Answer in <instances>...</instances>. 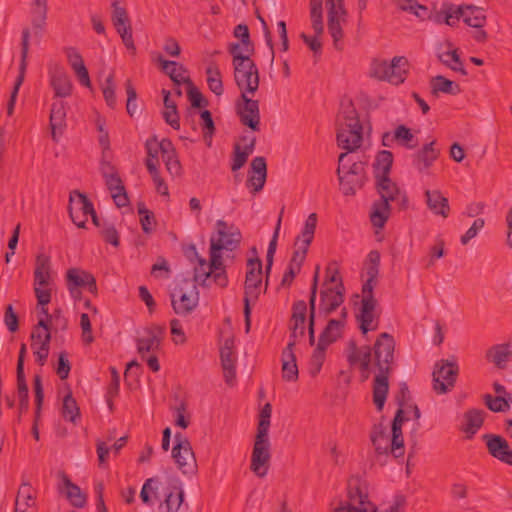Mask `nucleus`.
<instances>
[{
	"label": "nucleus",
	"mask_w": 512,
	"mask_h": 512,
	"mask_svg": "<svg viewBox=\"0 0 512 512\" xmlns=\"http://www.w3.org/2000/svg\"><path fill=\"white\" fill-rule=\"evenodd\" d=\"M251 172H249L246 186L250 188L253 194L259 193L266 182L267 164L266 159L262 156L255 157L250 164Z\"/></svg>",
	"instance_id": "23"
},
{
	"label": "nucleus",
	"mask_w": 512,
	"mask_h": 512,
	"mask_svg": "<svg viewBox=\"0 0 512 512\" xmlns=\"http://www.w3.org/2000/svg\"><path fill=\"white\" fill-rule=\"evenodd\" d=\"M462 19L465 24L473 28H482L486 23L483 10L474 6L463 7Z\"/></svg>",
	"instance_id": "47"
},
{
	"label": "nucleus",
	"mask_w": 512,
	"mask_h": 512,
	"mask_svg": "<svg viewBox=\"0 0 512 512\" xmlns=\"http://www.w3.org/2000/svg\"><path fill=\"white\" fill-rule=\"evenodd\" d=\"M66 105L63 101L53 102L51 105L49 125L53 141L58 142L66 128Z\"/></svg>",
	"instance_id": "27"
},
{
	"label": "nucleus",
	"mask_w": 512,
	"mask_h": 512,
	"mask_svg": "<svg viewBox=\"0 0 512 512\" xmlns=\"http://www.w3.org/2000/svg\"><path fill=\"white\" fill-rule=\"evenodd\" d=\"M328 9V32L333 39V45L336 50H342V44L340 41L343 38V29L341 26V20L345 21L347 11L344 4L327 6Z\"/></svg>",
	"instance_id": "21"
},
{
	"label": "nucleus",
	"mask_w": 512,
	"mask_h": 512,
	"mask_svg": "<svg viewBox=\"0 0 512 512\" xmlns=\"http://www.w3.org/2000/svg\"><path fill=\"white\" fill-rule=\"evenodd\" d=\"M484 402L492 412H505L509 410V400L505 396H495L490 394L484 395Z\"/></svg>",
	"instance_id": "55"
},
{
	"label": "nucleus",
	"mask_w": 512,
	"mask_h": 512,
	"mask_svg": "<svg viewBox=\"0 0 512 512\" xmlns=\"http://www.w3.org/2000/svg\"><path fill=\"white\" fill-rule=\"evenodd\" d=\"M337 145L346 152L357 150L363 140V127L358 112L351 98L344 97L340 102L339 113L336 118Z\"/></svg>",
	"instance_id": "2"
},
{
	"label": "nucleus",
	"mask_w": 512,
	"mask_h": 512,
	"mask_svg": "<svg viewBox=\"0 0 512 512\" xmlns=\"http://www.w3.org/2000/svg\"><path fill=\"white\" fill-rule=\"evenodd\" d=\"M392 164H393L392 152L389 150L379 151L376 156L375 162L373 164L375 179L377 178V176L389 177Z\"/></svg>",
	"instance_id": "44"
},
{
	"label": "nucleus",
	"mask_w": 512,
	"mask_h": 512,
	"mask_svg": "<svg viewBox=\"0 0 512 512\" xmlns=\"http://www.w3.org/2000/svg\"><path fill=\"white\" fill-rule=\"evenodd\" d=\"M319 272L320 266L317 265L315 268L311 288H310V297H309V321L315 322L316 315V297L318 291V281H319Z\"/></svg>",
	"instance_id": "60"
},
{
	"label": "nucleus",
	"mask_w": 512,
	"mask_h": 512,
	"mask_svg": "<svg viewBox=\"0 0 512 512\" xmlns=\"http://www.w3.org/2000/svg\"><path fill=\"white\" fill-rule=\"evenodd\" d=\"M215 228L216 231L211 235L210 241L220 239L223 245H226L227 242H232V245L224 248V251H233L239 247L242 239L239 228L234 225H228L224 220H217Z\"/></svg>",
	"instance_id": "22"
},
{
	"label": "nucleus",
	"mask_w": 512,
	"mask_h": 512,
	"mask_svg": "<svg viewBox=\"0 0 512 512\" xmlns=\"http://www.w3.org/2000/svg\"><path fill=\"white\" fill-rule=\"evenodd\" d=\"M345 287L339 279L334 287H323L320 291L319 314L327 317L344 302Z\"/></svg>",
	"instance_id": "18"
},
{
	"label": "nucleus",
	"mask_w": 512,
	"mask_h": 512,
	"mask_svg": "<svg viewBox=\"0 0 512 512\" xmlns=\"http://www.w3.org/2000/svg\"><path fill=\"white\" fill-rule=\"evenodd\" d=\"M47 0H32L31 1V24L35 35L41 36L47 19Z\"/></svg>",
	"instance_id": "31"
},
{
	"label": "nucleus",
	"mask_w": 512,
	"mask_h": 512,
	"mask_svg": "<svg viewBox=\"0 0 512 512\" xmlns=\"http://www.w3.org/2000/svg\"><path fill=\"white\" fill-rule=\"evenodd\" d=\"M270 443L268 434H256L252 456H251V470L253 473L263 478L267 475L269 468L270 455Z\"/></svg>",
	"instance_id": "14"
},
{
	"label": "nucleus",
	"mask_w": 512,
	"mask_h": 512,
	"mask_svg": "<svg viewBox=\"0 0 512 512\" xmlns=\"http://www.w3.org/2000/svg\"><path fill=\"white\" fill-rule=\"evenodd\" d=\"M175 445L172 448V458L178 469L185 475H193L197 471V462L187 437L177 432L174 436Z\"/></svg>",
	"instance_id": "10"
},
{
	"label": "nucleus",
	"mask_w": 512,
	"mask_h": 512,
	"mask_svg": "<svg viewBox=\"0 0 512 512\" xmlns=\"http://www.w3.org/2000/svg\"><path fill=\"white\" fill-rule=\"evenodd\" d=\"M234 37L238 38L237 42L240 46V52L245 55H253L255 52L254 43L250 38L249 28L246 24H238L233 30Z\"/></svg>",
	"instance_id": "45"
},
{
	"label": "nucleus",
	"mask_w": 512,
	"mask_h": 512,
	"mask_svg": "<svg viewBox=\"0 0 512 512\" xmlns=\"http://www.w3.org/2000/svg\"><path fill=\"white\" fill-rule=\"evenodd\" d=\"M172 491L165 495V499L161 504L166 507V512H178L182 503L184 502L185 493L182 488V483L176 480L172 485Z\"/></svg>",
	"instance_id": "40"
},
{
	"label": "nucleus",
	"mask_w": 512,
	"mask_h": 512,
	"mask_svg": "<svg viewBox=\"0 0 512 512\" xmlns=\"http://www.w3.org/2000/svg\"><path fill=\"white\" fill-rule=\"evenodd\" d=\"M145 148L147 158H151L157 162L159 152L163 158L165 154H169L172 151V141L168 138H163L161 141H158L157 136L153 135L146 140Z\"/></svg>",
	"instance_id": "36"
},
{
	"label": "nucleus",
	"mask_w": 512,
	"mask_h": 512,
	"mask_svg": "<svg viewBox=\"0 0 512 512\" xmlns=\"http://www.w3.org/2000/svg\"><path fill=\"white\" fill-rule=\"evenodd\" d=\"M61 414L66 421L74 424L81 419L80 408L76 400L73 398L71 390L68 391L67 395L63 399Z\"/></svg>",
	"instance_id": "43"
},
{
	"label": "nucleus",
	"mask_w": 512,
	"mask_h": 512,
	"mask_svg": "<svg viewBox=\"0 0 512 512\" xmlns=\"http://www.w3.org/2000/svg\"><path fill=\"white\" fill-rule=\"evenodd\" d=\"M512 351L508 343L492 346L486 352V359L492 362L497 368L504 369L509 361Z\"/></svg>",
	"instance_id": "37"
},
{
	"label": "nucleus",
	"mask_w": 512,
	"mask_h": 512,
	"mask_svg": "<svg viewBox=\"0 0 512 512\" xmlns=\"http://www.w3.org/2000/svg\"><path fill=\"white\" fill-rule=\"evenodd\" d=\"M94 210L89 198L78 190L70 192L68 212L72 222L79 228H85L88 215Z\"/></svg>",
	"instance_id": "16"
},
{
	"label": "nucleus",
	"mask_w": 512,
	"mask_h": 512,
	"mask_svg": "<svg viewBox=\"0 0 512 512\" xmlns=\"http://www.w3.org/2000/svg\"><path fill=\"white\" fill-rule=\"evenodd\" d=\"M335 512H377V509L368 500L367 493L361 489L359 479H351L348 482V501Z\"/></svg>",
	"instance_id": "13"
},
{
	"label": "nucleus",
	"mask_w": 512,
	"mask_h": 512,
	"mask_svg": "<svg viewBox=\"0 0 512 512\" xmlns=\"http://www.w3.org/2000/svg\"><path fill=\"white\" fill-rule=\"evenodd\" d=\"M348 363L353 366L359 363L363 381L370 372H375L373 380V403L380 412L383 410L389 392V376L393 371L395 340L387 332L378 335L374 345L358 348L354 341L349 342Z\"/></svg>",
	"instance_id": "1"
},
{
	"label": "nucleus",
	"mask_w": 512,
	"mask_h": 512,
	"mask_svg": "<svg viewBox=\"0 0 512 512\" xmlns=\"http://www.w3.org/2000/svg\"><path fill=\"white\" fill-rule=\"evenodd\" d=\"M326 349L324 346L317 344L314 349L309 363V373L312 377L319 374L325 361Z\"/></svg>",
	"instance_id": "53"
},
{
	"label": "nucleus",
	"mask_w": 512,
	"mask_h": 512,
	"mask_svg": "<svg viewBox=\"0 0 512 512\" xmlns=\"http://www.w3.org/2000/svg\"><path fill=\"white\" fill-rule=\"evenodd\" d=\"M200 118L202 120L201 126L203 129V136L207 145H211L212 137L215 133V124L212 118V113L209 110H203L200 112Z\"/></svg>",
	"instance_id": "56"
},
{
	"label": "nucleus",
	"mask_w": 512,
	"mask_h": 512,
	"mask_svg": "<svg viewBox=\"0 0 512 512\" xmlns=\"http://www.w3.org/2000/svg\"><path fill=\"white\" fill-rule=\"evenodd\" d=\"M255 145V137H251L249 143L245 144L243 148L238 143L234 144L231 162V170L233 172L240 170L245 165L248 157L254 152Z\"/></svg>",
	"instance_id": "35"
},
{
	"label": "nucleus",
	"mask_w": 512,
	"mask_h": 512,
	"mask_svg": "<svg viewBox=\"0 0 512 512\" xmlns=\"http://www.w3.org/2000/svg\"><path fill=\"white\" fill-rule=\"evenodd\" d=\"M380 266V253L377 250H372L367 256L366 274L370 279H376L379 274Z\"/></svg>",
	"instance_id": "61"
},
{
	"label": "nucleus",
	"mask_w": 512,
	"mask_h": 512,
	"mask_svg": "<svg viewBox=\"0 0 512 512\" xmlns=\"http://www.w3.org/2000/svg\"><path fill=\"white\" fill-rule=\"evenodd\" d=\"M194 280L182 279L170 292L173 311L180 316L191 314L198 306L199 292Z\"/></svg>",
	"instance_id": "7"
},
{
	"label": "nucleus",
	"mask_w": 512,
	"mask_h": 512,
	"mask_svg": "<svg viewBox=\"0 0 512 512\" xmlns=\"http://www.w3.org/2000/svg\"><path fill=\"white\" fill-rule=\"evenodd\" d=\"M346 158L347 152L339 155L336 174L342 193L345 196H353L356 194L357 190L361 189L365 184V163L357 161L347 165L345 163Z\"/></svg>",
	"instance_id": "5"
},
{
	"label": "nucleus",
	"mask_w": 512,
	"mask_h": 512,
	"mask_svg": "<svg viewBox=\"0 0 512 512\" xmlns=\"http://www.w3.org/2000/svg\"><path fill=\"white\" fill-rule=\"evenodd\" d=\"M343 320L330 319L319 336V345L328 348V346L341 337L343 330Z\"/></svg>",
	"instance_id": "38"
},
{
	"label": "nucleus",
	"mask_w": 512,
	"mask_h": 512,
	"mask_svg": "<svg viewBox=\"0 0 512 512\" xmlns=\"http://www.w3.org/2000/svg\"><path fill=\"white\" fill-rule=\"evenodd\" d=\"M137 210H138V214L140 215V223H141L142 230L146 234L151 233L156 224L154 213L152 211L148 210L144 203H139Z\"/></svg>",
	"instance_id": "54"
},
{
	"label": "nucleus",
	"mask_w": 512,
	"mask_h": 512,
	"mask_svg": "<svg viewBox=\"0 0 512 512\" xmlns=\"http://www.w3.org/2000/svg\"><path fill=\"white\" fill-rule=\"evenodd\" d=\"M431 87L432 93L435 95H437L439 92L450 95H457L461 91L460 86L457 83L441 75H438L432 79Z\"/></svg>",
	"instance_id": "48"
},
{
	"label": "nucleus",
	"mask_w": 512,
	"mask_h": 512,
	"mask_svg": "<svg viewBox=\"0 0 512 512\" xmlns=\"http://www.w3.org/2000/svg\"><path fill=\"white\" fill-rule=\"evenodd\" d=\"M233 347L234 340L232 338L225 339L223 346L220 348V359L222 367L235 364Z\"/></svg>",
	"instance_id": "63"
},
{
	"label": "nucleus",
	"mask_w": 512,
	"mask_h": 512,
	"mask_svg": "<svg viewBox=\"0 0 512 512\" xmlns=\"http://www.w3.org/2000/svg\"><path fill=\"white\" fill-rule=\"evenodd\" d=\"M207 84L209 89L217 96L224 92L221 72L216 64H212L206 68Z\"/></svg>",
	"instance_id": "50"
},
{
	"label": "nucleus",
	"mask_w": 512,
	"mask_h": 512,
	"mask_svg": "<svg viewBox=\"0 0 512 512\" xmlns=\"http://www.w3.org/2000/svg\"><path fill=\"white\" fill-rule=\"evenodd\" d=\"M317 225V214L311 213L304 224L301 233L296 237L294 245L297 249L294 250L292 258L288 265L301 269L310 244L314 239V234Z\"/></svg>",
	"instance_id": "9"
},
{
	"label": "nucleus",
	"mask_w": 512,
	"mask_h": 512,
	"mask_svg": "<svg viewBox=\"0 0 512 512\" xmlns=\"http://www.w3.org/2000/svg\"><path fill=\"white\" fill-rule=\"evenodd\" d=\"M426 203L428 208L436 215L447 218L450 212L449 201L439 190H426Z\"/></svg>",
	"instance_id": "32"
},
{
	"label": "nucleus",
	"mask_w": 512,
	"mask_h": 512,
	"mask_svg": "<svg viewBox=\"0 0 512 512\" xmlns=\"http://www.w3.org/2000/svg\"><path fill=\"white\" fill-rule=\"evenodd\" d=\"M271 414H272V406L270 403H266L260 411L259 423H258V427H257L258 434H261V435L268 434L269 427H270Z\"/></svg>",
	"instance_id": "62"
},
{
	"label": "nucleus",
	"mask_w": 512,
	"mask_h": 512,
	"mask_svg": "<svg viewBox=\"0 0 512 512\" xmlns=\"http://www.w3.org/2000/svg\"><path fill=\"white\" fill-rule=\"evenodd\" d=\"M310 18L312 28L316 36H321L324 32L323 25V8L322 7H310Z\"/></svg>",
	"instance_id": "64"
},
{
	"label": "nucleus",
	"mask_w": 512,
	"mask_h": 512,
	"mask_svg": "<svg viewBox=\"0 0 512 512\" xmlns=\"http://www.w3.org/2000/svg\"><path fill=\"white\" fill-rule=\"evenodd\" d=\"M283 213H284V207L280 211L272 239L270 240L269 245H268L267 254H266V267H265V272H266L267 276L270 274L271 269H272ZM267 285H268V277L266 278V286Z\"/></svg>",
	"instance_id": "46"
},
{
	"label": "nucleus",
	"mask_w": 512,
	"mask_h": 512,
	"mask_svg": "<svg viewBox=\"0 0 512 512\" xmlns=\"http://www.w3.org/2000/svg\"><path fill=\"white\" fill-rule=\"evenodd\" d=\"M484 411L480 409H470L465 412V427L463 431L470 434L468 438H471L481 428L484 423Z\"/></svg>",
	"instance_id": "42"
},
{
	"label": "nucleus",
	"mask_w": 512,
	"mask_h": 512,
	"mask_svg": "<svg viewBox=\"0 0 512 512\" xmlns=\"http://www.w3.org/2000/svg\"><path fill=\"white\" fill-rule=\"evenodd\" d=\"M296 345L295 340H290L287 346L283 349L281 360H282V378L288 382H295L298 380L299 371L296 361V355L294 353V347Z\"/></svg>",
	"instance_id": "25"
},
{
	"label": "nucleus",
	"mask_w": 512,
	"mask_h": 512,
	"mask_svg": "<svg viewBox=\"0 0 512 512\" xmlns=\"http://www.w3.org/2000/svg\"><path fill=\"white\" fill-rule=\"evenodd\" d=\"M101 89L107 106L111 109H115L117 105V99L115 94L116 85L114 82L113 72L106 77L105 82L101 86Z\"/></svg>",
	"instance_id": "52"
},
{
	"label": "nucleus",
	"mask_w": 512,
	"mask_h": 512,
	"mask_svg": "<svg viewBox=\"0 0 512 512\" xmlns=\"http://www.w3.org/2000/svg\"><path fill=\"white\" fill-rule=\"evenodd\" d=\"M459 367L456 361L440 360L433 371V389L437 394L450 391L456 382Z\"/></svg>",
	"instance_id": "11"
},
{
	"label": "nucleus",
	"mask_w": 512,
	"mask_h": 512,
	"mask_svg": "<svg viewBox=\"0 0 512 512\" xmlns=\"http://www.w3.org/2000/svg\"><path fill=\"white\" fill-rule=\"evenodd\" d=\"M66 285L70 295L74 299H80V288H87L92 294H97V284L95 277L80 268H70L66 272Z\"/></svg>",
	"instance_id": "15"
},
{
	"label": "nucleus",
	"mask_w": 512,
	"mask_h": 512,
	"mask_svg": "<svg viewBox=\"0 0 512 512\" xmlns=\"http://www.w3.org/2000/svg\"><path fill=\"white\" fill-rule=\"evenodd\" d=\"M236 114L240 123L254 132L260 131V108L259 101L254 100L245 93H241L235 103Z\"/></svg>",
	"instance_id": "12"
},
{
	"label": "nucleus",
	"mask_w": 512,
	"mask_h": 512,
	"mask_svg": "<svg viewBox=\"0 0 512 512\" xmlns=\"http://www.w3.org/2000/svg\"><path fill=\"white\" fill-rule=\"evenodd\" d=\"M159 62L161 64L162 71L169 76V78L176 86L187 84L189 81H191L190 77L185 75L188 73V71L184 65L176 61L166 60L161 56L159 57Z\"/></svg>",
	"instance_id": "29"
},
{
	"label": "nucleus",
	"mask_w": 512,
	"mask_h": 512,
	"mask_svg": "<svg viewBox=\"0 0 512 512\" xmlns=\"http://www.w3.org/2000/svg\"><path fill=\"white\" fill-rule=\"evenodd\" d=\"M435 145L436 140H432L412 155V165L418 172L424 173L438 159L440 150Z\"/></svg>",
	"instance_id": "24"
},
{
	"label": "nucleus",
	"mask_w": 512,
	"mask_h": 512,
	"mask_svg": "<svg viewBox=\"0 0 512 512\" xmlns=\"http://www.w3.org/2000/svg\"><path fill=\"white\" fill-rule=\"evenodd\" d=\"M231 245L232 242H227L226 245H223L220 239L210 241L209 262L207 263L204 258H199V266L194 269V281L198 282V284L204 288L210 287L208 280L212 273L215 272V270L225 269L222 252L224 248L227 246L230 247Z\"/></svg>",
	"instance_id": "8"
},
{
	"label": "nucleus",
	"mask_w": 512,
	"mask_h": 512,
	"mask_svg": "<svg viewBox=\"0 0 512 512\" xmlns=\"http://www.w3.org/2000/svg\"><path fill=\"white\" fill-rule=\"evenodd\" d=\"M34 384V392H35V419L32 426V435L35 440H39V430H38V421L40 418V413L42 409L43 399H44V391L42 385V378L40 375H35L33 379Z\"/></svg>",
	"instance_id": "41"
},
{
	"label": "nucleus",
	"mask_w": 512,
	"mask_h": 512,
	"mask_svg": "<svg viewBox=\"0 0 512 512\" xmlns=\"http://www.w3.org/2000/svg\"><path fill=\"white\" fill-rule=\"evenodd\" d=\"M51 270V257L44 252H39L35 258L34 285L49 286Z\"/></svg>",
	"instance_id": "28"
},
{
	"label": "nucleus",
	"mask_w": 512,
	"mask_h": 512,
	"mask_svg": "<svg viewBox=\"0 0 512 512\" xmlns=\"http://www.w3.org/2000/svg\"><path fill=\"white\" fill-rule=\"evenodd\" d=\"M399 8L403 11L410 12L421 20L426 19L428 8L419 4L416 0H403L399 3Z\"/></svg>",
	"instance_id": "59"
},
{
	"label": "nucleus",
	"mask_w": 512,
	"mask_h": 512,
	"mask_svg": "<svg viewBox=\"0 0 512 512\" xmlns=\"http://www.w3.org/2000/svg\"><path fill=\"white\" fill-rule=\"evenodd\" d=\"M29 40H30V29L28 27L23 28L21 36V59L19 64V73L15 80L13 90L9 102L7 104V114L11 116L14 111L16 98L21 85L24 82L26 69H27V57L29 52Z\"/></svg>",
	"instance_id": "17"
},
{
	"label": "nucleus",
	"mask_w": 512,
	"mask_h": 512,
	"mask_svg": "<svg viewBox=\"0 0 512 512\" xmlns=\"http://www.w3.org/2000/svg\"><path fill=\"white\" fill-rule=\"evenodd\" d=\"M393 137L396 138V142L400 146H403L407 149H414L418 144L411 129L403 124L396 127L393 132Z\"/></svg>",
	"instance_id": "51"
},
{
	"label": "nucleus",
	"mask_w": 512,
	"mask_h": 512,
	"mask_svg": "<svg viewBox=\"0 0 512 512\" xmlns=\"http://www.w3.org/2000/svg\"><path fill=\"white\" fill-rule=\"evenodd\" d=\"M306 313H307V304L304 300H298L293 303L292 306V317L291 321L293 322V325L291 326V334H290V340H295L298 337V330L299 335L303 336L305 333V321H306Z\"/></svg>",
	"instance_id": "30"
},
{
	"label": "nucleus",
	"mask_w": 512,
	"mask_h": 512,
	"mask_svg": "<svg viewBox=\"0 0 512 512\" xmlns=\"http://www.w3.org/2000/svg\"><path fill=\"white\" fill-rule=\"evenodd\" d=\"M187 96L191 103L192 108H204L208 105L207 99L203 96V94L199 91V89L194 85V83L189 81L187 84Z\"/></svg>",
	"instance_id": "57"
},
{
	"label": "nucleus",
	"mask_w": 512,
	"mask_h": 512,
	"mask_svg": "<svg viewBox=\"0 0 512 512\" xmlns=\"http://www.w3.org/2000/svg\"><path fill=\"white\" fill-rule=\"evenodd\" d=\"M488 453L502 463L512 466V449L508 441L501 435L487 433L482 435Z\"/></svg>",
	"instance_id": "20"
},
{
	"label": "nucleus",
	"mask_w": 512,
	"mask_h": 512,
	"mask_svg": "<svg viewBox=\"0 0 512 512\" xmlns=\"http://www.w3.org/2000/svg\"><path fill=\"white\" fill-rule=\"evenodd\" d=\"M61 479L66 487V497L70 504L75 508H83L87 503V496L80 487L74 484L69 476L64 472L61 473Z\"/></svg>",
	"instance_id": "34"
},
{
	"label": "nucleus",
	"mask_w": 512,
	"mask_h": 512,
	"mask_svg": "<svg viewBox=\"0 0 512 512\" xmlns=\"http://www.w3.org/2000/svg\"><path fill=\"white\" fill-rule=\"evenodd\" d=\"M227 50L232 56L234 80L238 89L245 95H254L259 88L260 78L258 67L251 59L252 55L240 52L238 43H229Z\"/></svg>",
	"instance_id": "4"
},
{
	"label": "nucleus",
	"mask_w": 512,
	"mask_h": 512,
	"mask_svg": "<svg viewBox=\"0 0 512 512\" xmlns=\"http://www.w3.org/2000/svg\"><path fill=\"white\" fill-rule=\"evenodd\" d=\"M388 66V82L394 85L403 83L408 74V60L404 56H395Z\"/></svg>",
	"instance_id": "33"
},
{
	"label": "nucleus",
	"mask_w": 512,
	"mask_h": 512,
	"mask_svg": "<svg viewBox=\"0 0 512 512\" xmlns=\"http://www.w3.org/2000/svg\"><path fill=\"white\" fill-rule=\"evenodd\" d=\"M163 102L165 110L162 112V116L165 122L170 125L173 129H180V116L177 109V105L170 99V91L163 89Z\"/></svg>",
	"instance_id": "39"
},
{
	"label": "nucleus",
	"mask_w": 512,
	"mask_h": 512,
	"mask_svg": "<svg viewBox=\"0 0 512 512\" xmlns=\"http://www.w3.org/2000/svg\"><path fill=\"white\" fill-rule=\"evenodd\" d=\"M375 180V187L380 198L373 202L369 217L372 225L381 229L389 219L391 212L390 202L398 201L399 207L405 209L408 199L405 192H402L390 177L377 176Z\"/></svg>",
	"instance_id": "3"
},
{
	"label": "nucleus",
	"mask_w": 512,
	"mask_h": 512,
	"mask_svg": "<svg viewBox=\"0 0 512 512\" xmlns=\"http://www.w3.org/2000/svg\"><path fill=\"white\" fill-rule=\"evenodd\" d=\"M262 283V261L260 258H251L247 261V272L244 283V318L245 330L248 332L251 327V306L250 301L254 302L259 297V287Z\"/></svg>",
	"instance_id": "6"
},
{
	"label": "nucleus",
	"mask_w": 512,
	"mask_h": 512,
	"mask_svg": "<svg viewBox=\"0 0 512 512\" xmlns=\"http://www.w3.org/2000/svg\"><path fill=\"white\" fill-rule=\"evenodd\" d=\"M49 76L55 97L65 98L71 95L72 83L62 67L55 65L49 68Z\"/></svg>",
	"instance_id": "26"
},
{
	"label": "nucleus",
	"mask_w": 512,
	"mask_h": 512,
	"mask_svg": "<svg viewBox=\"0 0 512 512\" xmlns=\"http://www.w3.org/2000/svg\"><path fill=\"white\" fill-rule=\"evenodd\" d=\"M162 159L170 175L180 176L182 174V166L178 159L177 152L173 144L172 151L169 154H165Z\"/></svg>",
	"instance_id": "58"
},
{
	"label": "nucleus",
	"mask_w": 512,
	"mask_h": 512,
	"mask_svg": "<svg viewBox=\"0 0 512 512\" xmlns=\"http://www.w3.org/2000/svg\"><path fill=\"white\" fill-rule=\"evenodd\" d=\"M438 59L442 64L449 67L451 70H453L455 72H459L464 76L467 75V71L465 70V68L463 66V63L460 59L457 49H453V50L438 54Z\"/></svg>",
	"instance_id": "49"
},
{
	"label": "nucleus",
	"mask_w": 512,
	"mask_h": 512,
	"mask_svg": "<svg viewBox=\"0 0 512 512\" xmlns=\"http://www.w3.org/2000/svg\"><path fill=\"white\" fill-rule=\"evenodd\" d=\"M165 332L166 327L158 324H152L144 329V335L136 340L137 351L142 359L145 358L146 353H155L160 349Z\"/></svg>",
	"instance_id": "19"
}]
</instances>
